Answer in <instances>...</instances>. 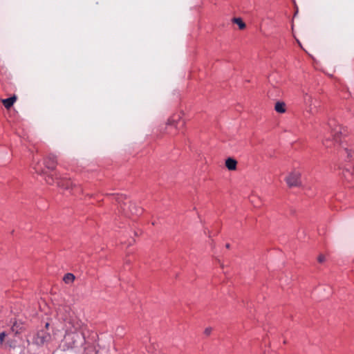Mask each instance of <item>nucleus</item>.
I'll use <instances>...</instances> for the list:
<instances>
[{
	"label": "nucleus",
	"mask_w": 354,
	"mask_h": 354,
	"mask_svg": "<svg viewBox=\"0 0 354 354\" xmlns=\"http://www.w3.org/2000/svg\"><path fill=\"white\" fill-rule=\"evenodd\" d=\"M50 339V335L48 333L44 330H39L35 335L32 342L37 346H42L46 342H48Z\"/></svg>",
	"instance_id": "nucleus-2"
},
{
	"label": "nucleus",
	"mask_w": 354,
	"mask_h": 354,
	"mask_svg": "<svg viewBox=\"0 0 354 354\" xmlns=\"http://www.w3.org/2000/svg\"><path fill=\"white\" fill-rule=\"evenodd\" d=\"M48 326H49V324H48V323H46V328H48Z\"/></svg>",
	"instance_id": "nucleus-20"
},
{
	"label": "nucleus",
	"mask_w": 354,
	"mask_h": 354,
	"mask_svg": "<svg viewBox=\"0 0 354 354\" xmlns=\"http://www.w3.org/2000/svg\"><path fill=\"white\" fill-rule=\"evenodd\" d=\"M304 102L308 106V111L314 113L317 108V100H314L310 95H306Z\"/></svg>",
	"instance_id": "nucleus-4"
},
{
	"label": "nucleus",
	"mask_w": 354,
	"mask_h": 354,
	"mask_svg": "<svg viewBox=\"0 0 354 354\" xmlns=\"http://www.w3.org/2000/svg\"><path fill=\"white\" fill-rule=\"evenodd\" d=\"M73 329H72V328H68V331H70L71 333H74V332H75L76 330H78V328H79L80 325H79V324L77 322L75 324H73Z\"/></svg>",
	"instance_id": "nucleus-13"
},
{
	"label": "nucleus",
	"mask_w": 354,
	"mask_h": 354,
	"mask_svg": "<svg viewBox=\"0 0 354 354\" xmlns=\"http://www.w3.org/2000/svg\"><path fill=\"white\" fill-rule=\"evenodd\" d=\"M45 165L46 167L49 169H55L57 160L56 157L53 155L49 156L45 160Z\"/></svg>",
	"instance_id": "nucleus-6"
},
{
	"label": "nucleus",
	"mask_w": 354,
	"mask_h": 354,
	"mask_svg": "<svg viewBox=\"0 0 354 354\" xmlns=\"http://www.w3.org/2000/svg\"><path fill=\"white\" fill-rule=\"evenodd\" d=\"M180 118L178 116L177 118H171L168 120L167 123V133L169 134H175L176 133V129L178 128V120Z\"/></svg>",
	"instance_id": "nucleus-3"
},
{
	"label": "nucleus",
	"mask_w": 354,
	"mask_h": 354,
	"mask_svg": "<svg viewBox=\"0 0 354 354\" xmlns=\"http://www.w3.org/2000/svg\"><path fill=\"white\" fill-rule=\"evenodd\" d=\"M16 100V97L13 96L9 98L2 100V103L3 104L4 106L8 109L13 105Z\"/></svg>",
	"instance_id": "nucleus-8"
},
{
	"label": "nucleus",
	"mask_w": 354,
	"mask_h": 354,
	"mask_svg": "<svg viewBox=\"0 0 354 354\" xmlns=\"http://www.w3.org/2000/svg\"><path fill=\"white\" fill-rule=\"evenodd\" d=\"M274 110L279 113L286 112V104L283 102H277L274 106Z\"/></svg>",
	"instance_id": "nucleus-9"
},
{
	"label": "nucleus",
	"mask_w": 354,
	"mask_h": 354,
	"mask_svg": "<svg viewBox=\"0 0 354 354\" xmlns=\"http://www.w3.org/2000/svg\"><path fill=\"white\" fill-rule=\"evenodd\" d=\"M288 187H298L301 185V173L297 170L290 172L285 178Z\"/></svg>",
	"instance_id": "nucleus-1"
},
{
	"label": "nucleus",
	"mask_w": 354,
	"mask_h": 354,
	"mask_svg": "<svg viewBox=\"0 0 354 354\" xmlns=\"http://www.w3.org/2000/svg\"><path fill=\"white\" fill-rule=\"evenodd\" d=\"M131 205H129L128 207L132 214H139L141 213L142 210L140 209H136L135 207L131 208Z\"/></svg>",
	"instance_id": "nucleus-12"
},
{
	"label": "nucleus",
	"mask_w": 354,
	"mask_h": 354,
	"mask_svg": "<svg viewBox=\"0 0 354 354\" xmlns=\"http://www.w3.org/2000/svg\"><path fill=\"white\" fill-rule=\"evenodd\" d=\"M63 280L66 283H72L75 280V276L72 273H67L64 275Z\"/></svg>",
	"instance_id": "nucleus-10"
},
{
	"label": "nucleus",
	"mask_w": 354,
	"mask_h": 354,
	"mask_svg": "<svg viewBox=\"0 0 354 354\" xmlns=\"http://www.w3.org/2000/svg\"><path fill=\"white\" fill-rule=\"evenodd\" d=\"M237 161L232 158H228L225 160V167L230 171H234L236 169Z\"/></svg>",
	"instance_id": "nucleus-7"
},
{
	"label": "nucleus",
	"mask_w": 354,
	"mask_h": 354,
	"mask_svg": "<svg viewBox=\"0 0 354 354\" xmlns=\"http://www.w3.org/2000/svg\"><path fill=\"white\" fill-rule=\"evenodd\" d=\"M124 206H127V203H124ZM121 208H122V209H123V210H124V211H125V210H126V209H125V207H122V206H121Z\"/></svg>",
	"instance_id": "nucleus-19"
},
{
	"label": "nucleus",
	"mask_w": 354,
	"mask_h": 354,
	"mask_svg": "<svg viewBox=\"0 0 354 354\" xmlns=\"http://www.w3.org/2000/svg\"><path fill=\"white\" fill-rule=\"evenodd\" d=\"M46 182L49 184H53V183H56L58 186L59 187H65L66 189H68L69 188V185H71L72 183L69 181H67L66 183V184L64 183L63 180H59V179H56V182L52 178H50V176L48 177V178L46 180Z\"/></svg>",
	"instance_id": "nucleus-5"
},
{
	"label": "nucleus",
	"mask_w": 354,
	"mask_h": 354,
	"mask_svg": "<svg viewBox=\"0 0 354 354\" xmlns=\"http://www.w3.org/2000/svg\"><path fill=\"white\" fill-rule=\"evenodd\" d=\"M212 332V328H205V333L207 335H209Z\"/></svg>",
	"instance_id": "nucleus-17"
},
{
	"label": "nucleus",
	"mask_w": 354,
	"mask_h": 354,
	"mask_svg": "<svg viewBox=\"0 0 354 354\" xmlns=\"http://www.w3.org/2000/svg\"><path fill=\"white\" fill-rule=\"evenodd\" d=\"M34 169L36 173L37 174H42L44 173V171L41 168H40L39 166H35L34 167Z\"/></svg>",
	"instance_id": "nucleus-16"
},
{
	"label": "nucleus",
	"mask_w": 354,
	"mask_h": 354,
	"mask_svg": "<svg viewBox=\"0 0 354 354\" xmlns=\"http://www.w3.org/2000/svg\"><path fill=\"white\" fill-rule=\"evenodd\" d=\"M323 144L326 146V147H330V145L326 143V140L324 141Z\"/></svg>",
	"instance_id": "nucleus-18"
},
{
	"label": "nucleus",
	"mask_w": 354,
	"mask_h": 354,
	"mask_svg": "<svg viewBox=\"0 0 354 354\" xmlns=\"http://www.w3.org/2000/svg\"><path fill=\"white\" fill-rule=\"evenodd\" d=\"M233 21L239 26L240 29H243L245 27V23L241 18H234Z\"/></svg>",
	"instance_id": "nucleus-11"
},
{
	"label": "nucleus",
	"mask_w": 354,
	"mask_h": 354,
	"mask_svg": "<svg viewBox=\"0 0 354 354\" xmlns=\"http://www.w3.org/2000/svg\"><path fill=\"white\" fill-rule=\"evenodd\" d=\"M6 336V334L5 332H2L0 333V344H2L4 342V339Z\"/></svg>",
	"instance_id": "nucleus-14"
},
{
	"label": "nucleus",
	"mask_w": 354,
	"mask_h": 354,
	"mask_svg": "<svg viewBox=\"0 0 354 354\" xmlns=\"http://www.w3.org/2000/svg\"><path fill=\"white\" fill-rule=\"evenodd\" d=\"M317 260L319 263H323L326 260V257L324 254H319L317 258Z\"/></svg>",
	"instance_id": "nucleus-15"
}]
</instances>
